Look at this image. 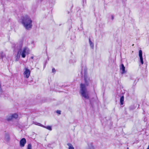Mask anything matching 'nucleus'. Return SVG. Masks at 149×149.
Listing matches in <instances>:
<instances>
[{"instance_id": "nucleus-1", "label": "nucleus", "mask_w": 149, "mask_h": 149, "mask_svg": "<svg viewBox=\"0 0 149 149\" xmlns=\"http://www.w3.org/2000/svg\"><path fill=\"white\" fill-rule=\"evenodd\" d=\"M81 74L82 76H84V80L85 82V84H80V93H81L82 96L86 99L89 98L88 92L86 89V86L88 85L87 77V70L86 68H84V70L82 68L81 72Z\"/></svg>"}, {"instance_id": "nucleus-2", "label": "nucleus", "mask_w": 149, "mask_h": 149, "mask_svg": "<svg viewBox=\"0 0 149 149\" xmlns=\"http://www.w3.org/2000/svg\"><path fill=\"white\" fill-rule=\"evenodd\" d=\"M21 23L26 29L29 30L31 28L32 21L28 15L22 16L21 18Z\"/></svg>"}, {"instance_id": "nucleus-3", "label": "nucleus", "mask_w": 149, "mask_h": 149, "mask_svg": "<svg viewBox=\"0 0 149 149\" xmlns=\"http://www.w3.org/2000/svg\"><path fill=\"white\" fill-rule=\"evenodd\" d=\"M24 71L23 74L24 77L27 79L28 78L30 75V70L28 69V68L25 67L24 69Z\"/></svg>"}, {"instance_id": "nucleus-4", "label": "nucleus", "mask_w": 149, "mask_h": 149, "mask_svg": "<svg viewBox=\"0 0 149 149\" xmlns=\"http://www.w3.org/2000/svg\"><path fill=\"white\" fill-rule=\"evenodd\" d=\"M29 49L27 47H24L23 48L22 51L20 52V54L21 55L22 58H25L26 56V55L28 53Z\"/></svg>"}, {"instance_id": "nucleus-5", "label": "nucleus", "mask_w": 149, "mask_h": 149, "mask_svg": "<svg viewBox=\"0 0 149 149\" xmlns=\"http://www.w3.org/2000/svg\"><path fill=\"white\" fill-rule=\"evenodd\" d=\"M26 143V140L25 138H23L22 139L20 142V145L21 147H23Z\"/></svg>"}, {"instance_id": "nucleus-6", "label": "nucleus", "mask_w": 149, "mask_h": 149, "mask_svg": "<svg viewBox=\"0 0 149 149\" xmlns=\"http://www.w3.org/2000/svg\"><path fill=\"white\" fill-rule=\"evenodd\" d=\"M22 47V45H20L18 47V46H17V49L18 50H19V51L17 53V56H16L17 58H16V60H18L19 59V58L20 54H19V52H20V51L21 50V49Z\"/></svg>"}, {"instance_id": "nucleus-7", "label": "nucleus", "mask_w": 149, "mask_h": 149, "mask_svg": "<svg viewBox=\"0 0 149 149\" xmlns=\"http://www.w3.org/2000/svg\"><path fill=\"white\" fill-rule=\"evenodd\" d=\"M142 54V50H139V56L140 58V62L142 65L143 63Z\"/></svg>"}, {"instance_id": "nucleus-8", "label": "nucleus", "mask_w": 149, "mask_h": 149, "mask_svg": "<svg viewBox=\"0 0 149 149\" xmlns=\"http://www.w3.org/2000/svg\"><path fill=\"white\" fill-rule=\"evenodd\" d=\"M18 115L16 113H14L10 117L7 118L8 120H10L13 118H17L18 117Z\"/></svg>"}, {"instance_id": "nucleus-9", "label": "nucleus", "mask_w": 149, "mask_h": 149, "mask_svg": "<svg viewBox=\"0 0 149 149\" xmlns=\"http://www.w3.org/2000/svg\"><path fill=\"white\" fill-rule=\"evenodd\" d=\"M120 70L122 71L121 72L122 74H123L126 72V71H125V67L123 64H122L120 66Z\"/></svg>"}, {"instance_id": "nucleus-10", "label": "nucleus", "mask_w": 149, "mask_h": 149, "mask_svg": "<svg viewBox=\"0 0 149 149\" xmlns=\"http://www.w3.org/2000/svg\"><path fill=\"white\" fill-rule=\"evenodd\" d=\"M87 149H94V147L92 143L88 144Z\"/></svg>"}, {"instance_id": "nucleus-11", "label": "nucleus", "mask_w": 149, "mask_h": 149, "mask_svg": "<svg viewBox=\"0 0 149 149\" xmlns=\"http://www.w3.org/2000/svg\"><path fill=\"white\" fill-rule=\"evenodd\" d=\"M124 100V97L123 96H122L120 100V102L121 105H123V102Z\"/></svg>"}, {"instance_id": "nucleus-12", "label": "nucleus", "mask_w": 149, "mask_h": 149, "mask_svg": "<svg viewBox=\"0 0 149 149\" xmlns=\"http://www.w3.org/2000/svg\"><path fill=\"white\" fill-rule=\"evenodd\" d=\"M42 127L45 128L49 130H52V127L51 126H45L43 125V126H42Z\"/></svg>"}, {"instance_id": "nucleus-13", "label": "nucleus", "mask_w": 149, "mask_h": 149, "mask_svg": "<svg viewBox=\"0 0 149 149\" xmlns=\"http://www.w3.org/2000/svg\"><path fill=\"white\" fill-rule=\"evenodd\" d=\"M0 54L1 58L3 59V58L5 56V54L2 52L0 53Z\"/></svg>"}, {"instance_id": "nucleus-14", "label": "nucleus", "mask_w": 149, "mask_h": 149, "mask_svg": "<svg viewBox=\"0 0 149 149\" xmlns=\"http://www.w3.org/2000/svg\"><path fill=\"white\" fill-rule=\"evenodd\" d=\"M67 145L69 146V149H74V147L71 143H68Z\"/></svg>"}, {"instance_id": "nucleus-15", "label": "nucleus", "mask_w": 149, "mask_h": 149, "mask_svg": "<svg viewBox=\"0 0 149 149\" xmlns=\"http://www.w3.org/2000/svg\"><path fill=\"white\" fill-rule=\"evenodd\" d=\"M34 124L36 125H38L41 127L43 126V125L41 124L40 123L37 122H34Z\"/></svg>"}, {"instance_id": "nucleus-16", "label": "nucleus", "mask_w": 149, "mask_h": 149, "mask_svg": "<svg viewBox=\"0 0 149 149\" xmlns=\"http://www.w3.org/2000/svg\"><path fill=\"white\" fill-rule=\"evenodd\" d=\"M89 42L92 48H93V47L94 46L93 43L91 41L90 39H89Z\"/></svg>"}, {"instance_id": "nucleus-17", "label": "nucleus", "mask_w": 149, "mask_h": 149, "mask_svg": "<svg viewBox=\"0 0 149 149\" xmlns=\"http://www.w3.org/2000/svg\"><path fill=\"white\" fill-rule=\"evenodd\" d=\"M5 138L7 140H9L10 139L9 135L6 134L5 135Z\"/></svg>"}, {"instance_id": "nucleus-18", "label": "nucleus", "mask_w": 149, "mask_h": 149, "mask_svg": "<svg viewBox=\"0 0 149 149\" xmlns=\"http://www.w3.org/2000/svg\"><path fill=\"white\" fill-rule=\"evenodd\" d=\"M27 149H32V146L31 144H29L27 146Z\"/></svg>"}, {"instance_id": "nucleus-19", "label": "nucleus", "mask_w": 149, "mask_h": 149, "mask_svg": "<svg viewBox=\"0 0 149 149\" xmlns=\"http://www.w3.org/2000/svg\"><path fill=\"white\" fill-rule=\"evenodd\" d=\"M56 113H58V114H61V111H60V110H57V111H56Z\"/></svg>"}, {"instance_id": "nucleus-20", "label": "nucleus", "mask_w": 149, "mask_h": 149, "mask_svg": "<svg viewBox=\"0 0 149 149\" xmlns=\"http://www.w3.org/2000/svg\"><path fill=\"white\" fill-rule=\"evenodd\" d=\"M52 72H56V70L54 68L52 69Z\"/></svg>"}, {"instance_id": "nucleus-21", "label": "nucleus", "mask_w": 149, "mask_h": 149, "mask_svg": "<svg viewBox=\"0 0 149 149\" xmlns=\"http://www.w3.org/2000/svg\"><path fill=\"white\" fill-rule=\"evenodd\" d=\"M48 147H50L51 146V144H49L47 145Z\"/></svg>"}, {"instance_id": "nucleus-22", "label": "nucleus", "mask_w": 149, "mask_h": 149, "mask_svg": "<svg viewBox=\"0 0 149 149\" xmlns=\"http://www.w3.org/2000/svg\"><path fill=\"white\" fill-rule=\"evenodd\" d=\"M111 19L112 20H113V19H114V17H113V15H112L111 16Z\"/></svg>"}, {"instance_id": "nucleus-23", "label": "nucleus", "mask_w": 149, "mask_h": 149, "mask_svg": "<svg viewBox=\"0 0 149 149\" xmlns=\"http://www.w3.org/2000/svg\"><path fill=\"white\" fill-rule=\"evenodd\" d=\"M31 58L32 59H33V56H31Z\"/></svg>"}, {"instance_id": "nucleus-24", "label": "nucleus", "mask_w": 149, "mask_h": 149, "mask_svg": "<svg viewBox=\"0 0 149 149\" xmlns=\"http://www.w3.org/2000/svg\"><path fill=\"white\" fill-rule=\"evenodd\" d=\"M147 149H149V145H148V148H147Z\"/></svg>"}]
</instances>
